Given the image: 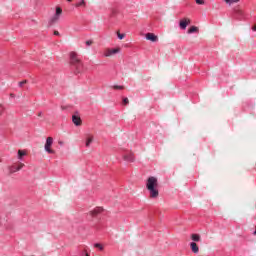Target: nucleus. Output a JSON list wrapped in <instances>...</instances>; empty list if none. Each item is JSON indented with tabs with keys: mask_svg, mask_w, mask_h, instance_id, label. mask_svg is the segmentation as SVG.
<instances>
[{
	"mask_svg": "<svg viewBox=\"0 0 256 256\" xmlns=\"http://www.w3.org/2000/svg\"><path fill=\"white\" fill-rule=\"evenodd\" d=\"M99 213H103V207H96L94 210L90 211L91 217H97Z\"/></svg>",
	"mask_w": 256,
	"mask_h": 256,
	"instance_id": "6e6552de",
	"label": "nucleus"
},
{
	"mask_svg": "<svg viewBox=\"0 0 256 256\" xmlns=\"http://www.w3.org/2000/svg\"><path fill=\"white\" fill-rule=\"evenodd\" d=\"M72 122L74 123V125H76V127H79L81 125V117H79L78 115H73L72 116Z\"/></svg>",
	"mask_w": 256,
	"mask_h": 256,
	"instance_id": "1a4fd4ad",
	"label": "nucleus"
},
{
	"mask_svg": "<svg viewBox=\"0 0 256 256\" xmlns=\"http://www.w3.org/2000/svg\"><path fill=\"white\" fill-rule=\"evenodd\" d=\"M94 247H96V249H100V251H103V245H101L100 243L94 244Z\"/></svg>",
	"mask_w": 256,
	"mask_h": 256,
	"instance_id": "4be33fe9",
	"label": "nucleus"
},
{
	"mask_svg": "<svg viewBox=\"0 0 256 256\" xmlns=\"http://www.w3.org/2000/svg\"><path fill=\"white\" fill-rule=\"evenodd\" d=\"M123 103L124 105H129V98H124Z\"/></svg>",
	"mask_w": 256,
	"mask_h": 256,
	"instance_id": "bb28decb",
	"label": "nucleus"
},
{
	"mask_svg": "<svg viewBox=\"0 0 256 256\" xmlns=\"http://www.w3.org/2000/svg\"><path fill=\"white\" fill-rule=\"evenodd\" d=\"M199 32V28H197V26H192L189 28L188 30V33L191 34V33H197Z\"/></svg>",
	"mask_w": 256,
	"mask_h": 256,
	"instance_id": "4468645a",
	"label": "nucleus"
},
{
	"mask_svg": "<svg viewBox=\"0 0 256 256\" xmlns=\"http://www.w3.org/2000/svg\"><path fill=\"white\" fill-rule=\"evenodd\" d=\"M229 5H233V3H239V0H227Z\"/></svg>",
	"mask_w": 256,
	"mask_h": 256,
	"instance_id": "5701e85b",
	"label": "nucleus"
},
{
	"mask_svg": "<svg viewBox=\"0 0 256 256\" xmlns=\"http://www.w3.org/2000/svg\"><path fill=\"white\" fill-rule=\"evenodd\" d=\"M52 145H53V137H48L46 139L44 149H45L46 153H49L50 155H53L55 153V150L51 149Z\"/></svg>",
	"mask_w": 256,
	"mask_h": 256,
	"instance_id": "20e7f679",
	"label": "nucleus"
},
{
	"mask_svg": "<svg viewBox=\"0 0 256 256\" xmlns=\"http://www.w3.org/2000/svg\"><path fill=\"white\" fill-rule=\"evenodd\" d=\"M61 15H63V9H61V7H56L55 14L49 19V25H55V23H59Z\"/></svg>",
	"mask_w": 256,
	"mask_h": 256,
	"instance_id": "7ed1b4c3",
	"label": "nucleus"
},
{
	"mask_svg": "<svg viewBox=\"0 0 256 256\" xmlns=\"http://www.w3.org/2000/svg\"><path fill=\"white\" fill-rule=\"evenodd\" d=\"M85 0H81L80 2L76 3V7H85Z\"/></svg>",
	"mask_w": 256,
	"mask_h": 256,
	"instance_id": "6ab92c4d",
	"label": "nucleus"
},
{
	"mask_svg": "<svg viewBox=\"0 0 256 256\" xmlns=\"http://www.w3.org/2000/svg\"><path fill=\"white\" fill-rule=\"evenodd\" d=\"M197 5H205L204 0H196Z\"/></svg>",
	"mask_w": 256,
	"mask_h": 256,
	"instance_id": "393cba45",
	"label": "nucleus"
},
{
	"mask_svg": "<svg viewBox=\"0 0 256 256\" xmlns=\"http://www.w3.org/2000/svg\"><path fill=\"white\" fill-rule=\"evenodd\" d=\"M146 189L149 192L150 199H157L159 197V181L155 176L148 177Z\"/></svg>",
	"mask_w": 256,
	"mask_h": 256,
	"instance_id": "f257e3e1",
	"label": "nucleus"
},
{
	"mask_svg": "<svg viewBox=\"0 0 256 256\" xmlns=\"http://www.w3.org/2000/svg\"><path fill=\"white\" fill-rule=\"evenodd\" d=\"M111 51H112V55H117V53H120L121 49L114 48V49H111Z\"/></svg>",
	"mask_w": 256,
	"mask_h": 256,
	"instance_id": "aec40b11",
	"label": "nucleus"
},
{
	"mask_svg": "<svg viewBox=\"0 0 256 256\" xmlns=\"http://www.w3.org/2000/svg\"><path fill=\"white\" fill-rule=\"evenodd\" d=\"M70 63L75 69V73H81L83 71V62L76 52H70Z\"/></svg>",
	"mask_w": 256,
	"mask_h": 256,
	"instance_id": "f03ea898",
	"label": "nucleus"
},
{
	"mask_svg": "<svg viewBox=\"0 0 256 256\" xmlns=\"http://www.w3.org/2000/svg\"><path fill=\"white\" fill-rule=\"evenodd\" d=\"M191 239L192 241L198 242V241H201V236H199V234H192Z\"/></svg>",
	"mask_w": 256,
	"mask_h": 256,
	"instance_id": "2eb2a0df",
	"label": "nucleus"
},
{
	"mask_svg": "<svg viewBox=\"0 0 256 256\" xmlns=\"http://www.w3.org/2000/svg\"><path fill=\"white\" fill-rule=\"evenodd\" d=\"M190 247L194 253H199V246H197V243L191 242Z\"/></svg>",
	"mask_w": 256,
	"mask_h": 256,
	"instance_id": "f8f14e48",
	"label": "nucleus"
},
{
	"mask_svg": "<svg viewBox=\"0 0 256 256\" xmlns=\"http://www.w3.org/2000/svg\"><path fill=\"white\" fill-rule=\"evenodd\" d=\"M85 43L87 47H91V45H93V40H87Z\"/></svg>",
	"mask_w": 256,
	"mask_h": 256,
	"instance_id": "b1692460",
	"label": "nucleus"
},
{
	"mask_svg": "<svg viewBox=\"0 0 256 256\" xmlns=\"http://www.w3.org/2000/svg\"><path fill=\"white\" fill-rule=\"evenodd\" d=\"M146 39L148 41H152L153 43L157 42V40H158L157 36L153 33H147L146 34Z\"/></svg>",
	"mask_w": 256,
	"mask_h": 256,
	"instance_id": "9d476101",
	"label": "nucleus"
},
{
	"mask_svg": "<svg viewBox=\"0 0 256 256\" xmlns=\"http://www.w3.org/2000/svg\"><path fill=\"white\" fill-rule=\"evenodd\" d=\"M111 55H113L111 49L106 50V52L104 53V57H111Z\"/></svg>",
	"mask_w": 256,
	"mask_h": 256,
	"instance_id": "a211bd4d",
	"label": "nucleus"
},
{
	"mask_svg": "<svg viewBox=\"0 0 256 256\" xmlns=\"http://www.w3.org/2000/svg\"><path fill=\"white\" fill-rule=\"evenodd\" d=\"M25 155H27V151L18 150V159H19V161H23V157H25Z\"/></svg>",
	"mask_w": 256,
	"mask_h": 256,
	"instance_id": "9b49d317",
	"label": "nucleus"
},
{
	"mask_svg": "<svg viewBox=\"0 0 256 256\" xmlns=\"http://www.w3.org/2000/svg\"><path fill=\"white\" fill-rule=\"evenodd\" d=\"M69 3H71V1H73V0H67Z\"/></svg>",
	"mask_w": 256,
	"mask_h": 256,
	"instance_id": "7c9ffc66",
	"label": "nucleus"
},
{
	"mask_svg": "<svg viewBox=\"0 0 256 256\" xmlns=\"http://www.w3.org/2000/svg\"><path fill=\"white\" fill-rule=\"evenodd\" d=\"M118 39H125V34L118 33Z\"/></svg>",
	"mask_w": 256,
	"mask_h": 256,
	"instance_id": "a878e982",
	"label": "nucleus"
},
{
	"mask_svg": "<svg viewBox=\"0 0 256 256\" xmlns=\"http://www.w3.org/2000/svg\"><path fill=\"white\" fill-rule=\"evenodd\" d=\"M54 35L59 36V31H54Z\"/></svg>",
	"mask_w": 256,
	"mask_h": 256,
	"instance_id": "c85d7f7f",
	"label": "nucleus"
},
{
	"mask_svg": "<svg viewBox=\"0 0 256 256\" xmlns=\"http://www.w3.org/2000/svg\"><path fill=\"white\" fill-rule=\"evenodd\" d=\"M25 167V164L19 163L18 165L9 166L10 173H17V171H21L22 168Z\"/></svg>",
	"mask_w": 256,
	"mask_h": 256,
	"instance_id": "423d86ee",
	"label": "nucleus"
},
{
	"mask_svg": "<svg viewBox=\"0 0 256 256\" xmlns=\"http://www.w3.org/2000/svg\"><path fill=\"white\" fill-rule=\"evenodd\" d=\"M189 23H191V20L187 18L180 20V23H179L180 29H183V30L187 29V25H189Z\"/></svg>",
	"mask_w": 256,
	"mask_h": 256,
	"instance_id": "0eeeda50",
	"label": "nucleus"
},
{
	"mask_svg": "<svg viewBox=\"0 0 256 256\" xmlns=\"http://www.w3.org/2000/svg\"><path fill=\"white\" fill-rule=\"evenodd\" d=\"M123 159L127 163H135V154H133L132 152H126L123 154Z\"/></svg>",
	"mask_w": 256,
	"mask_h": 256,
	"instance_id": "39448f33",
	"label": "nucleus"
},
{
	"mask_svg": "<svg viewBox=\"0 0 256 256\" xmlns=\"http://www.w3.org/2000/svg\"><path fill=\"white\" fill-rule=\"evenodd\" d=\"M91 143H93V136L86 139V147H90Z\"/></svg>",
	"mask_w": 256,
	"mask_h": 256,
	"instance_id": "f3484780",
	"label": "nucleus"
},
{
	"mask_svg": "<svg viewBox=\"0 0 256 256\" xmlns=\"http://www.w3.org/2000/svg\"><path fill=\"white\" fill-rule=\"evenodd\" d=\"M225 2L227 3V0H225Z\"/></svg>",
	"mask_w": 256,
	"mask_h": 256,
	"instance_id": "2f4dec72",
	"label": "nucleus"
},
{
	"mask_svg": "<svg viewBox=\"0 0 256 256\" xmlns=\"http://www.w3.org/2000/svg\"><path fill=\"white\" fill-rule=\"evenodd\" d=\"M5 113V106L3 104H0V117Z\"/></svg>",
	"mask_w": 256,
	"mask_h": 256,
	"instance_id": "412c9836",
	"label": "nucleus"
},
{
	"mask_svg": "<svg viewBox=\"0 0 256 256\" xmlns=\"http://www.w3.org/2000/svg\"><path fill=\"white\" fill-rule=\"evenodd\" d=\"M236 16L239 20L243 19V17H245V14L243 13L242 10H237L236 11Z\"/></svg>",
	"mask_w": 256,
	"mask_h": 256,
	"instance_id": "ddd939ff",
	"label": "nucleus"
},
{
	"mask_svg": "<svg viewBox=\"0 0 256 256\" xmlns=\"http://www.w3.org/2000/svg\"><path fill=\"white\" fill-rule=\"evenodd\" d=\"M111 88L116 91H121V90L125 89V87L121 86V85H113V86H111Z\"/></svg>",
	"mask_w": 256,
	"mask_h": 256,
	"instance_id": "dca6fc26",
	"label": "nucleus"
},
{
	"mask_svg": "<svg viewBox=\"0 0 256 256\" xmlns=\"http://www.w3.org/2000/svg\"><path fill=\"white\" fill-rule=\"evenodd\" d=\"M85 256H90L88 253L85 252Z\"/></svg>",
	"mask_w": 256,
	"mask_h": 256,
	"instance_id": "c756f323",
	"label": "nucleus"
},
{
	"mask_svg": "<svg viewBox=\"0 0 256 256\" xmlns=\"http://www.w3.org/2000/svg\"><path fill=\"white\" fill-rule=\"evenodd\" d=\"M25 83H27V80H24V81L19 82V87L24 86V85H25Z\"/></svg>",
	"mask_w": 256,
	"mask_h": 256,
	"instance_id": "cd10ccee",
	"label": "nucleus"
}]
</instances>
